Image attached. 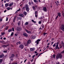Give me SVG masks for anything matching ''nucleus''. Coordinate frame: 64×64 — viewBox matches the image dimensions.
<instances>
[{
	"instance_id": "obj_1",
	"label": "nucleus",
	"mask_w": 64,
	"mask_h": 64,
	"mask_svg": "<svg viewBox=\"0 0 64 64\" xmlns=\"http://www.w3.org/2000/svg\"><path fill=\"white\" fill-rule=\"evenodd\" d=\"M62 55L61 53L58 54L56 56V59L57 60L59 58H60V59H62Z\"/></svg>"
},
{
	"instance_id": "obj_2",
	"label": "nucleus",
	"mask_w": 64,
	"mask_h": 64,
	"mask_svg": "<svg viewBox=\"0 0 64 64\" xmlns=\"http://www.w3.org/2000/svg\"><path fill=\"white\" fill-rule=\"evenodd\" d=\"M16 29L17 31H20L22 30V28L20 26L17 27Z\"/></svg>"
},
{
	"instance_id": "obj_3",
	"label": "nucleus",
	"mask_w": 64,
	"mask_h": 64,
	"mask_svg": "<svg viewBox=\"0 0 64 64\" xmlns=\"http://www.w3.org/2000/svg\"><path fill=\"white\" fill-rule=\"evenodd\" d=\"M19 47L21 48V49H23V48H24V46L22 44H20V45Z\"/></svg>"
},
{
	"instance_id": "obj_4",
	"label": "nucleus",
	"mask_w": 64,
	"mask_h": 64,
	"mask_svg": "<svg viewBox=\"0 0 64 64\" xmlns=\"http://www.w3.org/2000/svg\"><path fill=\"white\" fill-rule=\"evenodd\" d=\"M43 10L45 12H47V9L46 7H44L43 8Z\"/></svg>"
},
{
	"instance_id": "obj_5",
	"label": "nucleus",
	"mask_w": 64,
	"mask_h": 64,
	"mask_svg": "<svg viewBox=\"0 0 64 64\" xmlns=\"http://www.w3.org/2000/svg\"><path fill=\"white\" fill-rule=\"evenodd\" d=\"M25 30L26 31L27 33H29V34H30V33H31V32L27 30L26 29Z\"/></svg>"
},
{
	"instance_id": "obj_6",
	"label": "nucleus",
	"mask_w": 64,
	"mask_h": 64,
	"mask_svg": "<svg viewBox=\"0 0 64 64\" xmlns=\"http://www.w3.org/2000/svg\"><path fill=\"white\" fill-rule=\"evenodd\" d=\"M40 41V40L38 39L36 41V44H39V42Z\"/></svg>"
},
{
	"instance_id": "obj_7",
	"label": "nucleus",
	"mask_w": 64,
	"mask_h": 64,
	"mask_svg": "<svg viewBox=\"0 0 64 64\" xmlns=\"http://www.w3.org/2000/svg\"><path fill=\"white\" fill-rule=\"evenodd\" d=\"M23 35L24 36H26V37L28 36V34H27L26 33H24Z\"/></svg>"
},
{
	"instance_id": "obj_8",
	"label": "nucleus",
	"mask_w": 64,
	"mask_h": 64,
	"mask_svg": "<svg viewBox=\"0 0 64 64\" xmlns=\"http://www.w3.org/2000/svg\"><path fill=\"white\" fill-rule=\"evenodd\" d=\"M19 16H20L22 17H24V15L23 14H20L19 15Z\"/></svg>"
},
{
	"instance_id": "obj_9",
	"label": "nucleus",
	"mask_w": 64,
	"mask_h": 64,
	"mask_svg": "<svg viewBox=\"0 0 64 64\" xmlns=\"http://www.w3.org/2000/svg\"><path fill=\"white\" fill-rule=\"evenodd\" d=\"M35 50V48H30V50L31 51H34Z\"/></svg>"
},
{
	"instance_id": "obj_10",
	"label": "nucleus",
	"mask_w": 64,
	"mask_h": 64,
	"mask_svg": "<svg viewBox=\"0 0 64 64\" xmlns=\"http://www.w3.org/2000/svg\"><path fill=\"white\" fill-rule=\"evenodd\" d=\"M59 44V43H58L56 44V50H57V47H58V44Z\"/></svg>"
},
{
	"instance_id": "obj_11",
	"label": "nucleus",
	"mask_w": 64,
	"mask_h": 64,
	"mask_svg": "<svg viewBox=\"0 0 64 64\" xmlns=\"http://www.w3.org/2000/svg\"><path fill=\"white\" fill-rule=\"evenodd\" d=\"M13 5V2H12L9 4V6H12Z\"/></svg>"
},
{
	"instance_id": "obj_12",
	"label": "nucleus",
	"mask_w": 64,
	"mask_h": 64,
	"mask_svg": "<svg viewBox=\"0 0 64 64\" xmlns=\"http://www.w3.org/2000/svg\"><path fill=\"white\" fill-rule=\"evenodd\" d=\"M31 43V40H29L28 41V44H30Z\"/></svg>"
},
{
	"instance_id": "obj_13",
	"label": "nucleus",
	"mask_w": 64,
	"mask_h": 64,
	"mask_svg": "<svg viewBox=\"0 0 64 64\" xmlns=\"http://www.w3.org/2000/svg\"><path fill=\"white\" fill-rule=\"evenodd\" d=\"M3 57H4V56L3 54H2L1 55H0V58H1Z\"/></svg>"
},
{
	"instance_id": "obj_14",
	"label": "nucleus",
	"mask_w": 64,
	"mask_h": 64,
	"mask_svg": "<svg viewBox=\"0 0 64 64\" xmlns=\"http://www.w3.org/2000/svg\"><path fill=\"white\" fill-rule=\"evenodd\" d=\"M62 29L63 31H64V25H62Z\"/></svg>"
},
{
	"instance_id": "obj_15",
	"label": "nucleus",
	"mask_w": 64,
	"mask_h": 64,
	"mask_svg": "<svg viewBox=\"0 0 64 64\" xmlns=\"http://www.w3.org/2000/svg\"><path fill=\"white\" fill-rule=\"evenodd\" d=\"M14 56H15L14 54H12L10 58H13V57H14Z\"/></svg>"
},
{
	"instance_id": "obj_16",
	"label": "nucleus",
	"mask_w": 64,
	"mask_h": 64,
	"mask_svg": "<svg viewBox=\"0 0 64 64\" xmlns=\"http://www.w3.org/2000/svg\"><path fill=\"white\" fill-rule=\"evenodd\" d=\"M25 8H29V6H28V5L26 4V6H25Z\"/></svg>"
},
{
	"instance_id": "obj_17",
	"label": "nucleus",
	"mask_w": 64,
	"mask_h": 64,
	"mask_svg": "<svg viewBox=\"0 0 64 64\" xmlns=\"http://www.w3.org/2000/svg\"><path fill=\"white\" fill-rule=\"evenodd\" d=\"M8 31L9 32H12V29H10L8 30Z\"/></svg>"
},
{
	"instance_id": "obj_18",
	"label": "nucleus",
	"mask_w": 64,
	"mask_h": 64,
	"mask_svg": "<svg viewBox=\"0 0 64 64\" xmlns=\"http://www.w3.org/2000/svg\"><path fill=\"white\" fill-rule=\"evenodd\" d=\"M58 16H59V17H61V13H58Z\"/></svg>"
},
{
	"instance_id": "obj_19",
	"label": "nucleus",
	"mask_w": 64,
	"mask_h": 64,
	"mask_svg": "<svg viewBox=\"0 0 64 64\" xmlns=\"http://www.w3.org/2000/svg\"><path fill=\"white\" fill-rule=\"evenodd\" d=\"M26 10L27 12H28L29 11V8H26Z\"/></svg>"
},
{
	"instance_id": "obj_20",
	"label": "nucleus",
	"mask_w": 64,
	"mask_h": 64,
	"mask_svg": "<svg viewBox=\"0 0 64 64\" xmlns=\"http://www.w3.org/2000/svg\"><path fill=\"white\" fill-rule=\"evenodd\" d=\"M20 10V9H19L18 10H17L16 12H15V13L16 14L17 13H18V11H19Z\"/></svg>"
},
{
	"instance_id": "obj_21",
	"label": "nucleus",
	"mask_w": 64,
	"mask_h": 64,
	"mask_svg": "<svg viewBox=\"0 0 64 64\" xmlns=\"http://www.w3.org/2000/svg\"><path fill=\"white\" fill-rule=\"evenodd\" d=\"M18 19H19V20H21L22 19V18L21 17H18L17 18Z\"/></svg>"
},
{
	"instance_id": "obj_22",
	"label": "nucleus",
	"mask_w": 64,
	"mask_h": 64,
	"mask_svg": "<svg viewBox=\"0 0 64 64\" xmlns=\"http://www.w3.org/2000/svg\"><path fill=\"white\" fill-rule=\"evenodd\" d=\"M28 24V22H25V25H27Z\"/></svg>"
},
{
	"instance_id": "obj_23",
	"label": "nucleus",
	"mask_w": 64,
	"mask_h": 64,
	"mask_svg": "<svg viewBox=\"0 0 64 64\" xmlns=\"http://www.w3.org/2000/svg\"><path fill=\"white\" fill-rule=\"evenodd\" d=\"M23 13L24 15H26V14H27V13L25 12H24Z\"/></svg>"
},
{
	"instance_id": "obj_24",
	"label": "nucleus",
	"mask_w": 64,
	"mask_h": 64,
	"mask_svg": "<svg viewBox=\"0 0 64 64\" xmlns=\"http://www.w3.org/2000/svg\"><path fill=\"white\" fill-rule=\"evenodd\" d=\"M5 5L6 7H7V6H8V4H5Z\"/></svg>"
},
{
	"instance_id": "obj_25",
	"label": "nucleus",
	"mask_w": 64,
	"mask_h": 64,
	"mask_svg": "<svg viewBox=\"0 0 64 64\" xmlns=\"http://www.w3.org/2000/svg\"><path fill=\"white\" fill-rule=\"evenodd\" d=\"M62 46L63 47H64V43H63V42H62Z\"/></svg>"
},
{
	"instance_id": "obj_26",
	"label": "nucleus",
	"mask_w": 64,
	"mask_h": 64,
	"mask_svg": "<svg viewBox=\"0 0 64 64\" xmlns=\"http://www.w3.org/2000/svg\"><path fill=\"white\" fill-rule=\"evenodd\" d=\"M34 2L35 3H37L38 1L36 0H34Z\"/></svg>"
},
{
	"instance_id": "obj_27",
	"label": "nucleus",
	"mask_w": 64,
	"mask_h": 64,
	"mask_svg": "<svg viewBox=\"0 0 64 64\" xmlns=\"http://www.w3.org/2000/svg\"><path fill=\"white\" fill-rule=\"evenodd\" d=\"M15 20H16V18H14L13 21V22H15Z\"/></svg>"
},
{
	"instance_id": "obj_28",
	"label": "nucleus",
	"mask_w": 64,
	"mask_h": 64,
	"mask_svg": "<svg viewBox=\"0 0 64 64\" xmlns=\"http://www.w3.org/2000/svg\"><path fill=\"white\" fill-rule=\"evenodd\" d=\"M18 26H20V22H18Z\"/></svg>"
},
{
	"instance_id": "obj_29",
	"label": "nucleus",
	"mask_w": 64,
	"mask_h": 64,
	"mask_svg": "<svg viewBox=\"0 0 64 64\" xmlns=\"http://www.w3.org/2000/svg\"><path fill=\"white\" fill-rule=\"evenodd\" d=\"M4 52H5V53H7V50H5V51H4Z\"/></svg>"
},
{
	"instance_id": "obj_30",
	"label": "nucleus",
	"mask_w": 64,
	"mask_h": 64,
	"mask_svg": "<svg viewBox=\"0 0 64 64\" xmlns=\"http://www.w3.org/2000/svg\"><path fill=\"white\" fill-rule=\"evenodd\" d=\"M32 8L33 9V10H35V6H33L32 7Z\"/></svg>"
},
{
	"instance_id": "obj_31",
	"label": "nucleus",
	"mask_w": 64,
	"mask_h": 64,
	"mask_svg": "<svg viewBox=\"0 0 64 64\" xmlns=\"http://www.w3.org/2000/svg\"><path fill=\"white\" fill-rule=\"evenodd\" d=\"M2 61H3L2 59L0 60V63H2Z\"/></svg>"
},
{
	"instance_id": "obj_32",
	"label": "nucleus",
	"mask_w": 64,
	"mask_h": 64,
	"mask_svg": "<svg viewBox=\"0 0 64 64\" xmlns=\"http://www.w3.org/2000/svg\"><path fill=\"white\" fill-rule=\"evenodd\" d=\"M8 28V26H6V30H7Z\"/></svg>"
},
{
	"instance_id": "obj_33",
	"label": "nucleus",
	"mask_w": 64,
	"mask_h": 64,
	"mask_svg": "<svg viewBox=\"0 0 64 64\" xmlns=\"http://www.w3.org/2000/svg\"><path fill=\"white\" fill-rule=\"evenodd\" d=\"M24 46H27L28 45V44L26 43L24 44Z\"/></svg>"
},
{
	"instance_id": "obj_34",
	"label": "nucleus",
	"mask_w": 64,
	"mask_h": 64,
	"mask_svg": "<svg viewBox=\"0 0 64 64\" xmlns=\"http://www.w3.org/2000/svg\"><path fill=\"white\" fill-rule=\"evenodd\" d=\"M14 34V33L13 32H12L11 34V36H12V35H13Z\"/></svg>"
},
{
	"instance_id": "obj_35",
	"label": "nucleus",
	"mask_w": 64,
	"mask_h": 64,
	"mask_svg": "<svg viewBox=\"0 0 64 64\" xmlns=\"http://www.w3.org/2000/svg\"><path fill=\"white\" fill-rule=\"evenodd\" d=\"M55 56H56L54 54L53 55V57L54 58H55Z\"/></svg>"
},
{
	"instance_id": "obj_36",
	"label": "nucleus",
	"mask_w": 64,
	"mask_h": 64,
	"mask_svg": "<svg viewBox=\"0 0 64 64\" xmlns=\"http://www.w3.org/2000/svg\"><path fill=\"white\" fill-rule=\"evenodd\" d=\"M7 9L8 10H9L10 9V8H7Z\"/></svg>"
},
{
	"instance_id": "obj_37",
	"label": "nucleus",
	"mask_w": 64,
	"mask_h": 64,
	"mask_svg": "<svg viewBox=\"0 0 64 64\" xmlns=\"http://www.w3.org/2000/svg\"><path fill=\"white\" fill-rule=\"evenodd\" d=\"M35 56V55H34L32 57L33 59H34V57Z\"/></svg>"
},
{
	"instance_id": "obj_38",
	"label": "nucleus",
	"mask_w": 64,
	"mask_h": 64,
	"mask_svg": "<svg viewBox=\"0 0 64 64\" xmlns=\"http://www.w3.org/2000/svg\"><path fill=\"white\" fill-rule=\"evenodd\" d=\"M32 21L33 22H34V23H36V22H35L34 21V20H32Z\"/></svg>"
},
{
	"instance_id": "obj_39",
	"label": "nucleus",
	"mask_w": 64,
	"mask_h": 64,
	"mask_svg": "<svg viewBox=\"0 0 64 64\" xmlns=\"http://www.w3.org/2000/svg\"><path fill=\"white\" fill-rule=\"evenodd\" d=\"M56 46V44H54V45H53V47H55Z\"/></svg>"
},
{
	"instance_id": "obj_40",
	"label": "nucleus",
	"mask_w": 64,
	"mask_h": 64,
	"mask_svg": "<svg viewBox=\"0 0 64 64\" xmlns=\"http://www.w3.org/2000/svg\"><path fill=\"white\" fill-rule=\"evenodd\" d=\"M4 34V32H2L1 33V34L2 35H3Z\"/></svg>"
},
{
	"instance_id": "obj_41",
	"label": "nucleus",
	"mask_w": 64,
	"mask_h": 64,
	"mask_svg": "<svg viewBox=\"0 0 64 64\" xmlns=\"http://www.w3.org/2000/svg\"><path fill=\"white\" fill-rule=\"evenodd\" d=\"M46 34H47L45 33H44V36H45L46 35Z\"/></svg>"
},
{
	"instance_id": "obj_42",
	"label": "nucleus",
	"mask_w": 64,
	"mask_h": 64,
	"mask_svg": "<svg viewBox=\"0 0 64 64\" xmlns=\"http://www.w3.org/2000/svg\"><path fill=\"white\" fill-rule=\"evenodd\" d=\"M41 21H39L38 22L39 24H41Z\"/></svg>"
},
{
	"instance_id": "obj_43",
	"label": "nucleus",
	"mask_w": 64,
	"mask_h": 64,
	"mask_svg": "<svg viewBox=\"0 0 64 64\" xmlns=\"http://www.w3.org/2000/svg\"><path fill=\"white\" fill-rule=\"evenodd\" d=\"M37 13V11H36L35 12V14H36Z\"/></svg>"
},
{
	"instance_id": "obj_44",
	"label": "nucleus",
	"mask_w": 64,
	"mask_h": 64,
	"mask_svg": "<svg viewBox=\"0 0 64 64\" xmlns=\"http://www.w3.org/2000/svg\"><path fill=\"white\" fill-rule=\"evenodd\" d=\"M18 43L19 44H21V42H20L19 41L18 42Z\"/></svg>"
},
{
	"instance_id": "obj_45",
	"label": "nucleus",
	"mask_w": 64,
	"mask_h": 64,
	"mask_svg": "<svg viewBox=\"0 0 64 64\" xmlns=\"http://www.w3.org/2000/svg\"><path fill=\"white\" fill-rule=\"evenodd\" d=\"M22 4H20V6H22Z\"/></svg>"
},
{
	"instance_id": "obj_46",
	"label": "nucleus",
	"mask_w": 64,
	"mask_h": 64,
	"mask_svg": "<svg viewBox=\"0 0 64 64\" xmlns=\"http://www.w3.org/2000/svg\"><path fill=\"white\" fill-rule=\"evenodd\" d=\"M12 29L13 31H14V28H12Z\"/></svg>"
},
{
	"instance_id": "obj_47",
	"label": "nucleus",
	"mask_w": 64,
	"mask_h": 64,
	"mask_svg": "<svg viewBox=\"0 0 64 64\" xmlns=\"http://www.w3.org/2000/svg\"><path fill=\"white\" fill-rule=\"evenodd\" d=\"M28 4L29 5H31V3L30 2H29L28 3Z\"/></svg>"
},
{
	"instance_id": "obj_48",
	"label": "nucleus",
	"mask_w": 64,
	"mask_h": 64,
	"mask_svg": "<svg viewBox=\"0 0 64 64\" xmlns=\"http://www.w3.org/2000/svg\"><path fill=\"white\" fill-rule=\"evenodd\" d=\"M62 46H60V48H62Z\"/></svg>"
},
{
	"instance_id": "obj_49",
	"label": "nucleus",
	"mask_w": 64,
	"mask_h": 64,
	"mask_svg": "<svg viewBox=\"0 0 64 64\" xmlns=\"http://www.w3.org/2000/svg\"><path fill=\"white\" fill-rule=\"evenodd\" d=\"M58 16H57L56 17V18L55 19H57V18H58Z\"/></svg>"
},
{
	"instance_id": "obj_50",
	"label": "nucleus",
	"mask_w": 64,
	"mask_h": 64,
	"mask_svg": "<svg viewBox=\"0 0 64 64\" xmlns=\"http://www.w3.org/2000/svg\"><path fill=\"white\" fill-rule=\"evenodd\" d=\"M26 60H27L26 59V60H24V63H25V62L26 61Z\"/></svg>"
},
{
	"instance_id": "obj_51",
	"label": "nucleus",
	"mask_w": 64,
	"mask_h": 64,
	"mask_svg": "<svg viewBox=\"0 0 64 64\" xmlns=\"http://www.w3.org/2000/svg\"><path fill=\"white\" fill-rule=\"evenodd\" d=\"M38 16L37 14H35V17H37Z\"/></svg>"
},
{
	"instance_id": "obj_52",
	"label": "nucleus",
	"mask_w": 64,
	"mask_h": 64,
	"mask_svg": "<svg viewBox=\"0 0 64 64\" xmlns=\"http://www.w3.org/2000/svg\"><path fill=\"white\" fill-rule=\"evenodd\" d=\"M0 21H2V18H0Z\"/></svg>"
},
{
	"instance_id": "obj_53",
	"label": "nucleus",
	"mask_w": 64,
	"mask_h": 64,
	"mask_svg": "<svg viewBox=\"0 0 64 64\" xmlns=\"http://www.w3.org/2000/svg\"><path fill=\"white\" fill-rule=\"evenodd\" d=\"M14 35L16 36H17V34H15Z\"/></svg>"
},
{
	"instance_id": "obj_54",
	"label": "nucleus",
	"mask_w": 64,
	"mask_h": 64,
	"mask_svg": "<svg viewBox=\"0 0 64 64\" xmlns=\"http://www.w3.org/2000/svg\"><path fill=\"white\" fill-rule=\"evenodd\" d=\"M6 11H7V10H4V13H5V12H6Z\"/></svg>"
},
{
	"instance_id": "obj_55",
	"label": "nucleus",
	"mask_w": 64,
	"mask_h": 64,
	"mask_svg": "<svg viewBox=\"0 0 64 64\" xmlns=\"http://www.w3.org/2000/svg\"><path fill=\"white\" fill-rule=\"evenodd\" d=\"M6 1H7V2H9V0H6Z\"/></svg>"
},
{
	"instance_id": "obj_56",
	"label": "nucleus",
	"mask_w": 64,
	"mask_h": 64,
	"mask_svg": "<svg viewBox=\"0 0 64 64\" xmlns=\"http://www.w3.org/2000/svg\"><path fill=\"white\" fill-rule=\"evenodd\" d=\"M16 27L17 26H14V28L15 29H16Z\"/></svg>"
},
{
	"instance_id": "obj_57",
	"label": "nucleus",
	"mask_w": 64,
	"mask_h": 64,
	"mask_svg": "<svg viewBox=\"0 0 64 64\" xmlns=\"http://www.w3.org/2000/svg\"><path fill=\"white\" fill-rule=\"evenodd\" d=\"M57 49H58V50L59 49V47H58V46L57 47Z\"/></svg>"
},
{
	"instance_id": "obj_58",
	"label": "nucleus",
	"mask_w": 64,
	"mask_h": 64,
	"mask_svg": "<svg viewBox=\"0 0 64 64\" xmlns=\"http://www.w3.org/2000/svg\"><path fill=\"white\" fill-rule=\"evenodd\" d=\"M35 7H36V8H37L38 7V6H35Z\"/></svg>"
},
{
	"instance_id": "obj_59",
	"label": "nucleus",
	"mask_w": 64,
	"mask_h": 64,
	"mask_svg": "<svg viewBox=\"0 0 64 64\" xmlns=\"http://www.w3.org/2000/svg\"><path fill=\"white\" fill-rule=\"evenodd\" d=\"M28 64H30V62H28Z\"/></svg>"
},
{
	"instance_id": "obj_60",
	"label": "nucleus",
	"mask_w": 64,
	"mask_h": 64,
	"mask_svg": "<svg viewBox=\"0 0 64 64\" xmlns=\"http://www.w3.org/2000/svg\"><path fill=\"white\" fill-rule=\"evenodd\" d=\"M38 53H37V54H36V56H37V55H38Z\"/></svg>"
},
{
	"instance_id": "obj_61",
	"label": "nucleus",
	"mask_w": 64,
	"mask_h": 64,
	"mask_svg": "<svg viewBox=\"0 0 64 64\" xmlns=\"http://www.w3.org/2000/svg\"><path fill=\"white\" fill-rule=\"evenodd\" d=\"M16 44L17 45H18V42L16 43Z\"/></svg>"
},
{
	"instance_id": "obj_62",
	"label": "nucleus",
	"mask_w": 64,
	"mask_h": 64,
	"mask_svg": "<svg viewBox=\"0 0 64 64\" xmlns=\"http://www.w3.org/2000/svg\"><path fill=\"white\" fill-rule=\"evenodd\" d=\"M56 64H59V62H58L57 63H56Z\"/></svg>"
},
{
	"instance_id": "obj_63",
	"label": "nucleus",
	"mask_w": 64,
	"mask_h": 64,
	"mask_svg": "<svg viewBox=\"0 0 64 64\" xmlns=\"http://www.w3.org/2000/svg\"><path fill=\"white\" fill-rule=\"evenodd\" d=\"M4 40H6V38H4Z\"/></svg>"
},
{
	"instance_id": "obj_64",
	"label": "nucleus",
	"mask_w": 64,
	"mask_h": 64,
	"mask_svg": "<svg viewBox=\"0 0 64 64\" xmlns=\"http://www.w3.org/2000/svg\"><path fill=\"white\" fill-rule=\"evenodd\" d=\"M6 21H7L8 20V18H6Z\"/></svg>"
}]
</instances>
